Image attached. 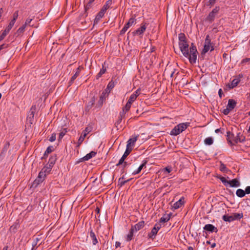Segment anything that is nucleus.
Returning a JSON list of instances; mask_svg holds the SVG:
<instances>
[{
	"mask_svg": "<svg viewBox=\"0 0 250 250\" xmlns=\"http://www.w3.org/2000/svg\"><path fill=\"white\" fill-rule=\"evenodd\" d=\"M179 48L184 56L188 58L190 63L194 64L196 63L198 51L196 46L193 43H191L189 50H188L189 45L187 41L179 42Z\"/></svg>",
	"mask_w": 250,
	"mask_h": 250,
	"instance_id": "1",
	"label": "nucleus"
},
{
	"mask_svg": "<svg viewBox=\"0 0 250 250\" xmlns=\"http://www.w3.org/2000/svg\"><path fill=\"white\" fill-rule=\"evenodd\" d=\"M189 123H183L177 125L171 130L170 134L174 136L179 135L180 133L185 130L189 126Z\"/></svg>",
	"mask_w": 250,
	"mask_h": 250,
	"instance_id": "2",
	"label": "nucleus"
},
{
	"mask_svg": "<svg viewBox=\"0 0 250 250\" xmlns=\"http://www.w3.org/2000/svg\"><path fill=\"white\" fill-rule=\"evenodd\" d=\"M243 217V214L241 213H233L230 215H224L222 219L225 222H231L235 220H240Z\"/></svg>",
	"mask_w": 250,
	"mask_h": 250,
	"instance_id": "3",
	"label": "nucleus"
},
{
	"mask_svg": "<svg viewBox=\"0 0 250 250\" xmlns=\"http://www.w3.org/2000/svg\"><path fill=\"white\" fill-rule=\"evenodd\" d=\"M219 179L226 187L229 186V187L233 188L238 187L240 186V182L236 178L233 179L232 180L228 181L225 177L221 176L219 177Z\"/></svg>",
	"mask_w": 250,
	"mask_h": 250,
	"instance_id": "4",
	"label": "nucleus"
},
{
	"mask_svg": "<svg viewBox=\"0 0 250 250\" xmlns=\"http://www.w3.org/2000/svg\"><path fill=\"white\" fill-rule=\"evenodd\" d=\"M236 104L237 102L234 100L229 99L227 108L223 109L222 113L225 115H228L235 107Z\"/></svg>",
	"mask_w": 250,
	"mask_h": 250,
	"instance_id": "5",
	"label": "nucleus"
},
{
	"mask_svg": "<svg viewBox=\"0 0 250 250\" xmlns=\"http://www.w3.org/2000/svg\"><path fill=\"white\" fill-rule=\"evenodd\" d=\"M210 49L211 51L214 50V48L213 46L211 45V40L210 39L209 36L208 35L206 37L204 49L202 50L201 54H204Z\"/></svg>",
	"mask_w": 250,
	"mask_h": 250,
	"instance_id": "6",
	"label": "nucleus"
},
{
	"mask_svg": "<svg viewBox=\"0 0 250 250\" xmlns=\"http://www.w3.org/2000/svg\"><path fill=\"white\" fill-rule=\"evenodd\" d=\"M136 19L134 17H131L125 25L123 29L120 32V35L122 36L126 32L127 29L133 24L136 23Z\"/></svg>",
	"mask_w": 250,
	"mask_h": 250,
	"instance_id": "7",
	"label": "nucleus"
},
{
	"mask_svg": "<svg viewBox=\"0 0 250 250\" xmlns=\"http://www.w3.org/2000/svg\"><path fill=\"white\" fill-rule=\"evenodd\" d=\"M220 10V7L218 6L215 7L209 13L208 16L206 18V21L209 22H212L215 19L216 15L218 13Z\"/></svg>",
	"mask_w": 250,
	"mask_h": 250,
	"instance_id": "8",
	"label": "nucleus"
},
{
	"mask_svg": "<svg viewBox=\"0 0 250 250\" xmlns=\"http://www.w3.org/2000/svg\"><path fill=\"white\" fill-rule=\"evenodd\" d=\"M161 228V225L156 224L151 229L150 232L148 234V238L153 240L155 238L156 236Z\"/></svg>",
	"mask_w": 250,
	"mask_h": 250,
	"instance_id": "9",
	"label": "nucleus"
},
{
	"mask_svg": "<svg viewBox=\"0 0 250 250\" xmlns=\"http://www.w3.org/2000/svg\"><path fill=\"white\" fill-rule=\"evenodd\" d=\"M107 93H108V92H107V89H105L102 92V94L101 95V96L100 97V99L95 106L96 108H100L102 106L104 102L105 101V99L107 96Z\"/></svg>",
	"mask_w": 250,
	"mask_h": 250,
	"instance_id": "10",
	"label": "nucleus"
},
{
	"mask_svg": "<svg viewBox=\"0 0 250 250\" xmlns=\"http://www.w3.org/2000/svg\"><path fill=\"white\" fill-rule=\"evenodd\" d=\"M36 111V106L32 105L29 111L27 117V121L30 124H32L34 121V117L35 115V113Z\"/></svg>",
	"mask_w": 250,
	"mask_h": 250,
	"instance_id": "11",
	"label": "nucleus"
},
{
	"mask_svg": "<svg viewBox=\"0 0 250 250\" xmlns=\"http://www.w3.org/2000/svg\"><path fill=\"white\" fill-rule=\"evenodd\" d=\"M146 25L147 24L146 22L142 23L140 28L132 32L133 35L142 36L146 29Z\"/></svg>",
	"mask_w": 250,
	"mask_h": 250,
	"instance_id": "12",
	"label": "nucleus"
},
{
	"mask_svg": "<svg viewBox=\"0 0 250 250\" xmlns=\"http://www.w3.org/2000/svg\"><path fill=\"white\" fill-rule=\"evenodd\" d=\"M243 77L242 75H239L238 78L234 79L231 83H229L227 84V86L229 89H232L236 87L240 82V79Z\"/></svg>",
	"mask_w": 250,
	"mask_h": 250,
	"instance_id": "13",
	"label": "nucleus"
},
{
	"mask_svg": "<svg viewBox=\"0 0 250 250\" xmlns=\"http://www.w3.org/2000/svg\"><path fill=\"white\" fill-rule=\"evenodd\" d=\"M245 136H244L241 132L237 133L236 136H235L234 138L233 139V141L234 144H237L238 143H243L245 141Z\"/></svg>",
	"mask_w": 250,
	"mask_h": 250,
	"instance_id": "14",
	"label": "nucleus"
},
{
	"mask_svg": "<svg viewBox=\"0 0 250 250\" xmlns=\"http://www.w3.org/2000/svg\"><path fill=\"white\" fill-rule=\"evenodd\" d=\"M45 177L43 175V171H40L38 177L34 180L33 185L37 187L38 185L43 182Z\"/></svg>",
	"mask_w": 250,
	"mask_h": 250,
	"instance_id": "15",
	"label": "nucleus"
},
{
	"mask_svg": "<svg viewBox=\"0 0 250 250\" xmlns=\"http://www.w3.org/2000/svg\"><path fill=\"white\" fill-rule=\"evenodd\" d=\"M95 101L96 98L95 96H93L90 98L89 101L86 104V106L85 107V111L86 112H89L90 111L94 105Z\"/></svg>",
	"mask_w": 250,
	"mask_h": 250,
	"instance_id": "16",
	"label": "nucleus"
},
{
	"mask_svg": "<svg viewBox=\"0 0 250 250\" xmlns=\"http://www.w3.org/2000/svg\"><path fill=\"white\" fill-rule=\"evenodd\" d=\"M82 69H83V67L81 66H80L77 68L74 75L71 77L69 82V86L72 84L74 80L79 76L80 72Z\"/></svg>",
	"mask_w": 250,
	"mask_h": 250,
	"instance_id": "17",
	"label": "nucleus"
},
{
	"mask_svg": "<svg viewBox=\"0 0 250 250\" xmlns=\"http://www.w3.org/2000/svg\"><path fill=\"white\" fill-rule=\"evenodd\" d=\"M89 237L92 240V244L93 245H96L98 243V240L97 239V236L95 233V232L93 231L92 229L90 228L89 229Z\"/></svg>",
	"mask_w": 250,
	"mask_h": 250,
	"instance_id": "18",
	"label": "nucleus"
},
{
	"mask_svg": "<svg viewBox=\"0 0 250 250\" xmlns=\"http://www.w3.org/2000/svg\"><path fill=\"white\" fill-rule=\"evenodd\" d=\"M145 224V223L144 221H141L135 224L134 226H132L131 228L133 229L135 232H137L144 228Z\"/></svg>",
	"mask_w": 250,
	"mask_h": 250,
	"instance_id": "19",
	"label": "nucleus"
},
{
	"mask_svg": "<svg viewBox=\"0 0 250 250\" xmlns=\"http://www.w3.org/2000/svg\"><path fill=\"white\" fill-rule=\"evenodd\" d=\"M184 198L182 197L178 201L173 204L172 206V208H173L174 209H178L182 206L184 205Z\"/></svg>",
	"mask_w": 250,
	"mask_h": 250,
	"instance_id": "20",
	"label": "nucleus"
},
{
	"mask_svg": "<svg viewBox=\"0 0 250 250\" xmlns=\"http://www.w3.org/2000/svg\"><path fill=\"white\" fill-rule=\"evenodd\" d=\"M227 141L230 146L234 145V143L233 141V139L234 138L235 136L233 133H231L230 131H228L227 132Z\"/></svg>",
	"mask_w": 250,
	"mask_h": 250,
	"instance_id": "21",
	"label": "nucleus"
},
{
	"mask_svg": "<svg viewBox=\"0 0 250 250\" xmlns=\"http://www.w3.org/2000/svg\"><path fill=\"white\" fill-rule=\"evenodd\" d=\"M204 229L209 232H217V229L212 224H207L204 227Z\"/></svg>",
	"mask_w": 250,
	"mask_h": 250,
	"instance_id": "22",
	"label": "nucleus"
},
{
	"mask_svg": "<svg viewBox=\"0 0 250 250\" xmlns=\"http://www.w3.org/2000/svg\"><path fill=\"white\" fill-rule=\"evenodd\" d=\"M134 232L135 231L133 229H130L128 233L125 236V239L127 242H129L133 239Z\"/></svg>",
	"mask_w": 250,
	"mask_h": 250,
	"instance_id": "23",
	"label": "nucleus"
},
{
	"mask_svg": "<svg viewBox=\"0 0 250 250\" xmlns=\"http://www.w3.org/2000/svg\"><path fill=\"white\" fill-rule=\"evenodd\" d=\"M97 154V152L94 151H91L90 153L87 154L85 156L81 159L82 161H88L92 157H94Z\"/></svg>",
	"mask_w": 250,
	"mask_h": 250,
	"instance_id": "24",
	"label": "nucleus"
},
{
	"mask_svg": "<svg viewBox=\"0 0 250 250\" xmlns=\"http://www.w3.org/2000/svg\"><path fill=\"white\" fill-rule=\"evenodd\" d=\"M147 162V161L146 160L144 161L143 163L140 166L138 169L132 172V174L136 175L139 173L142 170V169L143 168V167H146Z\"/></svg>",
	"mask_w": 250,
	"mask_h": 250,
	"instance_id": "25",
	"label": "nucleus"
},
{
	"mask_svg": "<svg viewBox=\"0 0 250 250\" xmlns=\"http://www.w3.org/2000/svg\"><path fill=\"white\" fill-rule=\"evenodd\" d=\"M137 140V136L130 138L127 142L126 147L131 148L130 146L134 145V144L136 142Z\"/></svg>",
	"mask_w": 250,
	"mask_h": 250,
	"instance_id": "26",
	"label": "nucleus"
},
{
	"mask_svg": "<svg viewBox=\"0 0 250 250\" xmlns=\"http://www.w3.org/2000/svg\"><path fill=\"white\" fill-rule=\"evenodd\" d=\"M112 4V0H108L105 2V4H104V5L103 6L101 9L105 12L108 9L111 7Z\"/></svg>",
	"mask_w": 250,
	"mask_h": 250,
	"instance_id": "27",
	"label": "nucleus"
},
{
	"mask_svg": "<svg viewBox=\"0 0 250 250\" xmlns=\"http://www.w3.org/2000/svg\"><path fill=\"white\" fill-rule=\"evenodd\" d=\"M87 135L86 133H82V135L79 138L78 141L77 142V147H79L80 145L82 144L83 142V141L84 138Z\"/></svg>",
	"mask_w": 250,
	"mask_h": 250,
	"instance_id": "28",
	"label": "nucleus"
},
{
	"mask_svg": "<svg viewBox=\"0 0 250 250\" xmlns=\"http://www.w3.org/2000/svg\"><path fill=\"white\" fill-rule=\"evenodd\" d=\"M170 214H168L162 217L160 219V223H165L169 221L170 218Z\"/></svg>",
	"mask_w": 250,
	"mask_h": 250,
	"instance_id": "29",
	"label": "nucleus"
},
{
	"mask_svg": "<svg viewBox=\"0 0 250 250\" xmlns=\"http://www.w3.org/2000/svg\"><path fill=\"white\" fill-rule=\"evenodd\" d=\"M236 194L238 197L243 198L245 196L246 192L244 190L239 188L236 190Z\"/></svg>",
	"mask_w": 250,
	"mask_h": 250,
	"instance_id": "30",
	"label": "nucleus"
},
{
	"mask_svg": "<svg viewBox=\"0 0 250 250\" xmlns=\"http://www.w3.org/2000/svg\"><path fill=\"white\" fill-rule=\"evenodd\" d=\"M56 156H51L49 160L48 163H49V166L51 167H52L53 165L55 164V162L56 161Z\"/></svg>",
	"mask_w": 250,
	"mask_h": 250,
	"instance_id": "31",
	"label": "nucleus"
},
{
	"mask_svg": "<svg viewBox=\"0 0 250 250\" xmlns=\"http://www.w3.org/2000/svg\"><path fill=\"white\" fill-rule=\"evenodd\" d=\"M54 147L52 146H50L47 147L44 153V157L47 156L48 155L54 151Z\"/></svg>",
	"mask_w": 250,
	"mask_h": 250,
	"instance_id": "32",
	"label": "nucleus"
},
{
	"mask_svg": "<svg viewBox=\"0 0 250 250\" xmlns=\"http://www.w3.org/2000/svg\"><path fill=\"white\" fill-rule=\"evenodd\" d=\"M175 72V69H171L170 66L168 67L165 70V73H169V75H170V76L171 78L173 77Z\"/></svg>",
	"mask_w": 250,
	"mask_h": 250,
	"instance_id": "33",
	"label": "nucleus"
},
{
	"mask_svg": "<svg viewBox=\"0 0 250 250\" xmlns=\"http://www.w3.org/2000/svg\"><path fill=\"white\" fill-rule=\"evenodd\" d=\"M25 27L26 26L24 25L20 27L17 31V32L16 33L17 36H19L21 35L22 33H23L25 30Z\"/></svg>",
	"mask_w": 250,
	"mask_h": 250,
	"instance_id": "34",
	"label": "nucleus"
},
{
	"mask_svg": "<svg viewBox=\"0 0 250 250\" xmlns=\"http://www.w3.org/2000/svg\"><path fill=\"white\" fill-rule=\"evenodd\" d=\"M106 72V68L103 66L102 68L101 69L100 72L97 74L96 76L97 79L100 78Z\"/></svg>",
	"mask_w": 250,
	"mask_h": 250,
	"instance_id": "35",
	"label": "nucleus"
},
{
	"mask_svg": "<svg viewBox=\"0 0 250 250\" xmlns=\"http://www.w3.org/2000/svg\"><path fill=\"white\" fill-rule=\"evenodd\" d=\"M51 168L49 166V167H44L41 171H43V175L45 177L46 173H48L50 171Z\"/></svg>",
	"mask_w": 250,
	"mask_h": 250,
	"instance_id": "36",
	"label": "nucleus"
},
{
	"mask_svg": "<svg viewBox=\"0 0 250 250\" xmlns=\"http://www.w3.org/2000/svg\"><path fill=\"white\" fill-rule=\"evenodd\" d=\"M179 42H184L187 40L186 36L184 33H180L178 35Z\"/></svg>",
	"mask_w": 250,
	"mask_h": 250,
	"instance_id": "37",
	"label": "nucleus"
},
{
	"mask_svg": "<svg viewBox=\"0 0 250 250\" xmlns=\"http://www.w3.org/2000/svg\"><path fill=\"white\" fill-rule=\"evenodd\" d=\"M131 151L132 148H129L126 147V150L122 157L125 159L127 157V156L129 154Z\"/></svg>",
	"mask_w": 250,
	"mask_h": 250,
	"instance_id": "38",
	"label": "nucleus"
},
{
	"mask_svg": "<svg viewBox=\"0 0 250 250\" xmlns=\"http://www.w3.org/2000/svg\"><path fill=\"white\" fill-rule=\"evenodd\" d=\"M66 132H67V130H66V128H64L62 130V131L59 134V138H58V140L59 141L62 139V138L63 137V136H64V135L66 134Z\"/></svg>",
	"mask_w": 250,
	"mask_h": 250,
	"instance_id": "39",
	"label": "nucleus"
},
{
	"mask_svg": "<svg viewBox=\"0 0 250 250\" xmlns=\"http://www.w3.org/2000/svg\"><path fill=\"white\" fill-rule=\"evenodd\" d=\"M95 0H89L87 3L84 6V9L86 11L91 7L92 3Z\"/></svg>",
	"mask_w": 250,
	"mask_h": 250,
	"instance_id": "40",
	"label": "nucleus"
},
{
	"mask_svg": "<svg viewBox=\"0 0 250 250\" xmlns=\"http://www.w3.org/2000/svg\"><path fill=\"white\" fill-rule=\"evenodd\" d=\"M205 143L208 145H211L213 144V141L212 138L208 137L204 141Z\"/></svg>",
	"mask_w": 250,
	"mask_h": 250,
	"instance_id": "41",
	"label": "nucleus"
},
{
	"mask_svg": "<svg viewBox=\"0 0 250 250\" xmlns=\"http://www.w3.org/2000/svg\"><path fill=\"white\" fill-rule=\"evenodd\" d=\"M9 146H10L9 142H6L2 148V153L6 152L7 151L8 149L9 148Z\"/></svg>",
	"mask_w": 250,
	"mask_h": 250,
	"instance_id": "42",
	"label": "nucleus"
},
{
	"mask_svg": "<svg viewBox=\"0 0 250 250\" xmlns=\"http://www.w3.org/2000/svg\"><path fill=\"white\" fill-rule=\"evenodd\" d=\"M220 170L221 171L225 172L227 171L228 168H227L225 164L221 162V164L220 166Z\"/></svg>",
	"mask_w": 250,
	"mask_h": 250,
	"instance_id": "43",
	"label": "nucleus"
},
{
	"mask_svg": "<svg viewBox=\"0 0 250 250\" xmlns=\"http://www.w3.org/2000/svg\"><path fill=\"white\" fill-rule=\"evenodd\" d=\"M131 104H132L130 103V102H127L125 105L123 107V108L124 109L125 111H128L131 107Z\"/></svg>",
	"mask_w": 250,
	"mask_h": 250,
	"instance_id": "44",
	"label": "nucleus"
},
{
	"mask_svg": "<svg viewBox=\"0 0 250 250\" xmlns=\"http://www.w3.org/2000/svg\"><path fill=\"white\" fill-rule=\"evenodd\" d=\"M114 86H115V83L114 82L111 81L108 83L106 89H107V90L108 91V89H112Z\"/></svg>",
	"mask_w": 250,
	"mask_h": 250,
	"instance_id": "45",
	"label": "nucleus"
},
{
	"mask_svg": "<svg viewBox=\"0 0 250 250\" xmlns=\"http://www.w3.org/2000/svg\"><path fill=\"white\" fill-rule=\"evenodd\" d=\"M136 96H135L133 94H132L130 95L127 102H130V103L132 104L134 101L136 100Z\"/></svg>",
	"mask_w": 250,
	"mask_h": 250,
	"instance_id": "46",
	"label": "nucleus"
},
{
	"mask_svg": "<svg viewBox=\"0 0 250 250\" xmlns=\"http://www.w3.org/2000/svg\"><path fill=\"white\" fill-rule=\"evenodd\" d=\"M123 178H124V177H123L122 178H120L119 179V184L120 185V186H122L124 185L126 183H127V182H128L129 181V180L123 181Z\"/></svg>",
	"mask_w": 250,
	"mask_h": 250,
	"instance_id": "47",
	"label": "nucleus"
},
{
	"mask_svg": "<svg viewBox=\"0 0 250 250\" xmlns=\"http://www.w3.org/2000/svg\"><path fill=\"white\" fill-rule=\"evenodd\" d=\"M127 112V111H125L124 109L122 108V110L120 112L119 117L121 118H125V114Z\"/></svg>",
	"mask_w": 250,
	"mask_h": 250,
	"instance_id": "48",
	"label": "nucleus"
},
{
	"mask_svg": "<svg viewBox=\"0 0 250 250\" xmlns=\"http://www.w3.org/2000/svg\"><path fill=\"white\" fill-rule=\"evenodd\" d=\"M105 13V12L104 11H103V10L101 9V10H100V11L98 13V14L97 15V16H97V17H98V18H101V19H102V18L104 17V15Z\"/></svg>",
	"mask_w": 250,
	"mask_h": 250,
	"instance_id": "49",
	"label": "nucleus"
},
{
	"mask_svg": "<svg viewBox=\"0 0 250 250\" xmlns=\"http://www.w3.org/2000/svg\"><path fill=\"white\" fill-rule=\"evenodd\" d=\"M56 139V134L55 133H53L51 137L49 138V141L51 142H53L54 141H55Z\"/></svg>",
	"mask_w": 250,
	"mask_h": 250,
	"instance_id": "50",
	"label": "nucleus"
},
{
	"mask_svg": "<svg viewBox=\"0 0 250 250\" xmlns=\"http://www.w3.org/2000/svg\"><path fill=\"white\" fill-rule=\"evenodd\" d=\"M124 118H121L119 116L118 120L115 123V126L116 127H118V125H119L121 123L122 120Z\"/></svg>",
	"mask_w": 250,
	"mask_h": 250,
	"instance_id": "51",
	"label": "nucleus"
},
{
	"mask_svg": "<svg viewBox=\"0 0 250 250\" xmlns=\"http://www.w3.org/2000/svg\"><path fill=\"white\" fill-rule=\"evenodd\" d=\"M33 20V18H28L26 19L25 23L23 24L25 26L27 25H29L31 22V21Z\"/></svg>",
	"mask_w": 250,
	"mask_h": 250,
	"instance_id": "52",
	"label": "nucleus"
},
{
	"mask_svg": "<svg viewBox=\"0 0 250 250\" xmlns=\"http://www.w3.org/2000/svg\"><path fill=\"white\" fill-rule=\"evenodd\" d=\"M8 34L6 32H5L4 31L2 32L0 36V42L4 39L5 37Z\"/></svg>",
	"mask_w": 250,
	"mask_h": 250,
	"instance_id": "53",
	"label": "nucleus"
},
{
	"mask_svg": "<svg viewBox=\"0 0 250 250\" xmlns=\"http://www.w3.org/2000/svg\"><path fill=\"white\" fill-rule=\"evenodd\" d=\"M19 11H16L14 12V13L13 14V18L12 20H15L16 21L17 19H18V17L19 16Z\"/></svg>",
	"mask_w": 250,
	"mask_h": 250,
	"instance_id": "54",
	"label": "nucleus"
},
{
	"mask_svg": "<svg viewBox=\"0 0 250 250\" xmlns=\"http://www.w3.org/2000/svg\"><path fill=\"white\" fill-rule=\"evenodd\" d=\"M125 159L123 158V157H121V158L120 159L119 162L116 164L117 166H119L122 164H123L125 162Z\"/></svg>",
	"mask_w": 250,
	"mask_h": 250,
	"instance_id": "55",
	"label": "nucleus"
},
{
	"mask_svg": "<svg viewBox=\"0 0 250 250\" xmlns=\"http://www.w3.org/2000/svg\"><path fill=\"white\" fill-rule=\"evenodd\" d=\"M250 61V58H245L241 61V63L244 64Z\"/></svg>",
	"mask_w": 250,
	"mask_h": 250,
	"instance_id": "56",
	"label": "nucleus"
},
{
	"mask_svg": "<svg viewBox=\"0 0 250 250\" xmlns=\"http://www.w3.org/2000/svg\"><path fill=\"white\" fill-rule=\"evenodd\" d=\"M140 89L139 88L137 90H136L133 94L135 96H136V98L140 95Z\"/></svg>",
	"mask_w": 250,
	"mask_h": 250,
	"instance_id": "57",
	"label": "nucleus"
},
{
	"mask_svg": "<svg viewBox=\"0 0 250 250\" xmlns=\"http://www.w3.org/2000/svg\"><path fill=\"white\" fill-rule=\"evenodd\" d=\"M16 21H15V20H12L10 21V22L9 24H8V26H9V27H10L11 28H12V27H13V26H14V24H15V23Z\"/></svg>",
	"mask_w": 250,
	"mask_h": 250,
	"instance_id": "58",
	"label": "nucleus"
},
{
	"mask_svg": "<svg viewBox=\"0 0 250 250\" xmlns=\"http://www.w3.org/2000/svg\"><path fill=\"white\" fill-rule=\"evenodd\" d=\"M16 21H15V20H12L10 21V22L9 24H8V26H9V27H10L11 28H12V27H13V26H14V24H15V23Z\"/></svg>",
	"mask_w": 250,
	"mask_h": 250,
	"instance_id": "59",
	"label": "nucleus"
},
{
	"mask_svg": "<svg viewBox=\"0 0 250 250\" xmlns=\"http://www.w3.org/2000/svg\"><path fill=\"white\" fill-rule=\"evenodd\" d=\"M244 191L246 192V194H250V186L247 187L245 188V190Z\"/></svg>",
	"mask_w": 250,
	"mask_h": 250,
	"instance_id": "60",
	"label": "nucleus"
},
{
	"mask_svg": "<svg viewBox=\"0 0 250 250\" xmlns=\"http://www.w3.org/2000/svg\"><path fill=\"white\" fill-rule=\"evenodd\" d=\"M11 29L12 28H11L8 25L4 31L8 34V33L10 32Z\"/></svg>",
	"mask_w": 250,
	"mask_h": 250,
	"instance_id": "61",
	"label": "nucleus"
},
{
	"mask_svg": "<svg viewBox=\"0 0 250 250\" xmlns=\"http://www.w3.org/2000/svg\"><path fill=\"white\" fill-rule=\"evenodd\" d=\"M84 133H86L87 134L91 131V129L88 127H86L85 128V130H84Z\"/></svg>",
	"mask_w": 250,
	"mask_h": 250,
	"instance_id": "62",
	"label": "nucleus"
},
{
	"mask_svg": "<svg viewBox=\"0 0 250 250\" xmlns=\"http://www.w3.org/2000/svg\"><path fill=\"white\" fill-rule=\"evenodd\" d=\"M101 18H98V17L96 16V18L94 20V23H97L100 20Z\"/></svg>",
	"mask_w": 250,
	"mask_h": 250,
	"instance_id": "63",
	"label": "nucleus"
},
{
	"mask_svg": "<svg viewBox=\"0 0 250 250\" xmlns=\"http://www.w3.org/2000/svg\"><path fill=\"white\" fill-rule=\"evenodd\" d=\"M218 94L219 97L221 98L223 94V92L221 89H220L218 91Z\"/></svg>",
	"mask_w": 250,
	"mask_h": 250,
	"instance_id": "64",
	"label": "nucleus"
}]
</instances>
